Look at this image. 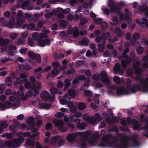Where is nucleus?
I'll return each mask as SVG.
<instances>
[{"mask_svg":"<svg viewBox=\"0 0 148 148\" xmlns=\"http://www.w3.org/2000/svg\"><path fill=\"white\" fill-rule=\"evenodd\" d=\"M29 57L32 60H36V62L40 63L41 61V58L40 55L38 53H35L34 52L30 51L28 52Z\"/></svg>","mask_w":148,"mask_h":148,"instance_id":"7","label":"nucleus"},{"mask_svg":"<svg viewBox=\"0 0 148 148\" xmlns=\"http://www.w3.org/2000/svg\"><path fill=\"white\" fill-rule=\"evenodd\" d=\"M29 4V2L28 1H26L23 2L21 4V7L23 9H25Z\"/></svg>","mask_w":148,"mask_h":148,"instance_id":"59","label":"nucleus"},{"mask_svg":"<svg viewBox=\"0 0 148 148\" xmlns=\"http://www.w3.org/2000/svg\"><path fill=\"white\" fill-rule=\"evenodd\" d=\"M108 4V6L110 8V11L111 13H113L116 12L119 15H120L122 14L121 11V7H117L113 0H109Z\"/></svg>","mask_w":148,"mask_h":148,"instance_id":"5","label":"nucleus"},{"mask_svg":"<svg viewBox=\"0 0 148 148\" xmlns=\"http://www.w3.org/2000/svg\"><path fill=\"white\" fill-rule=\"evenodd\" d=\"M62 137L59 136H56L54 137L53 140L55 142H58V144L59 146L63 145L65 143V140L62 139Z\"/></svg>","mask_w":148,"mask_h":148,"instance_id":"16","label":"nucleus"},{"mask_svg":"<svg viewBox=\"0 0 148 148\" xmlns=\"http://www.w3.org/2000/svg\"><path fill=\"white\" fill-rule=\"evenodd\" d=\"M78 108L81 110L84 109L86 107V105L83 102H80L77 105Z\"/></svg>","mask_w":148,"mask_h":148,"instance_id":"36","label":"nucleus"},{"mask_svg":"<svg viewBox=\"0 0 148 148\" xmlns=\"http://www.w3.org/2000/svg\"><path fill=\"white\" fill-rule=\"evenodd\" d=\"M108 131L111 132H118L119 131V129L117 126L114 125L112 128L109 129Z\"/></svg>","mask_w":148,"mask_h":148,"instance_id":"45","label":"nucleus"},{"mask_svg":"<svg viewBox=\"0 0 148 148\" xmlns=\"http://www.w3.org/2000/svg\"><path fill=\"white\" fill-rule=\"evenodd\" d=\"M99 137V134L97 133L93 134L91 136V138L92 139L95 140L96 142H97Z\"/></svg>","mask_w":148,"mask_h":148,"instance_id":"48","label":"nucleus"},{"mask_svg":"<svg viewBox=\"0 0 148 148\" xmlns=\"http://www.w3.org/2000/svg\"><path fill=\"white\" fill-rule=\"evenodd\" d=\"M111 38L110 34V32H108L106 33H103L101 36H97L95 38V42L97 43L99 42H106V39L110 40Z\"/></svg>","mask_w":148,"mask_h":148,"instance_id":"6","label":"nucleus"},{"mask_svg":"<svg viewBox=\"0 0 148 148\" xmlns=\"http://www.w3.org/2000/svg\"><path fill=\"white\" fill-rule=\"evenodd\" d=\"M129 51V48H127L124 50L122 53L123 58L126 59L125 60H123L121 61V64L123 68H126L128 66V64H130L132 60V58L127 55V53Z\"/></svg>","mask_w":148,"mask_h":148,"instance_id":"4","label":"nucleus"},{"mask_svg":"<svg viewBox=\"0 0 148 148\" xmlns=\"http://www.w3.org/2000/svg\"><path fill=\"white\" fill-rule=\"evenodd\" d=\"M132 122L134 130H140L141 127L137 121L135 119H133L132 120Z\"/></svg>","mask_w":148,"mask_h":148,"instance_id":"19","label":"nucleus"},{"mask_svg":"<svg viewBox=\"0 0 148 148\" xmlns=\"http://www.w3.org/2000/svg\"><path fill=\"white\" fill-rule=\"evenodd\" d=\"M105 42H103L102 43H99L98 44V49L100 52H103L105 47Z\"/></svg>","mask_w":148,"mask_h":148,"instance_id":"33","label":"nucleus"},{"mask_svg":"<svg viewBox=\"0 0 148 148\" xmlns=\"http://www.w3.org/2000/svg\"><path fill=\"white\" fill-rule=\"evenodd\" d=\"M135 77L136 80L137 81H140V84L143 86V91L144 90L145 87L148 85V79H143L141 78L142 75H137Z\"/></svg>","mask_w":148,"mask_h":148,"instance_id":"10","label":"nucleus"},{"mask_svg":"<svg viewBox=\"0 0 148 148\" xmlns=\"http://www.w3.org/2000/svg\"><path fill=\"white\" fill-rule=\"evenodd\" d=\"M42 99L44 100H47L49 99V93L47 90H44L40 94Z\"/></svg>","mask_w":148,"mask_h":148,"instance_id":"21","label":"nucleus"},{"mask_svg":"<svg viewBox=\"0 0 148 148\" xmlns=\"http://www.w3.org/2000/svg\"><path fill=\"white\" fill-rule=\"evenodd\" d=\"M25 88L27 89H32L33 87V85H32L31 84L30 81H27V80L25 81Z\"/></svg>","mask_w":148,"mask_h":148,"instance_id":"34","label":"nucleus"},{"mask_svg":"<svg viewBox=\"0 0 148 148\" xmlns=\"http://www.w3.org/2000/svg\"><path fill=\"white\" fill-rule=\"evenodd\" d=\"M73 35V36L75 38L78 37L79 36V31L78 27L77 26H75L74 27Z\"/></svg>","mask_w":148,"mask_h":148,"instance_id":"32","label":"nucleus"},{"mask_svg":"<svg viewBox=\"0 0 148 148\" xmlns=\"http://www.w3.org/2000/svg\"><path fill=\"white\" fill-rule=\"evenodd\" d=\"M135 72L136 75H142L143 72V69L141 68H138L135 69Z\"/></svg>","mask_w":148,"mask_h":148,"instance_id":"39","label":"nucleus"},{"mask_svg":"<svg viewBox=\"0 0 148 148\" xmlns=\"http://www.w3.org/2000/svg\"><path fill=\"white\" fill-rule=\"evenodd\" d=\"M24 138L21 136L19 138H15L13 140V143L16 145V147H17L24 141Z\"/></svg>","mask_w":148,"mask_h":148,"instance_id":"17","label":"nucleus"},{"mask_svg":"<svg viewBox=\"0 0 148 148\" xmlns=\"http://www.w3.org/2000/svg\"><path fill=\"white\" fill-rule=\"evenodd\" d=\"M89 41V40L88 38H85L80 41L79 42V43L80 45L87 46L88 45Z\"/></svg>","mask_w":148,"mask_h":148,"instance_id":"27","label":"nucleus"},{"mask_svg":"<svg viewBox=\"0 0 148 148\" xmlns=\"http://www.w3.org/2000/svg\"><path fill=\"white\" fill-rule=\"evenodd\" d=\"M5 146L9 147H12L13 148H16V145L10 141H8L5 142Z\"/></svg>","mask_w":148,"mask_h":148,"instance_id":"38","label":"nucleus"},{"mask_svg":"<svg viewBox=\"0 0 148 148\" xmlns=\"http://www.w3.org/2000/svg\"><path fill=\"white\" fill-rule=\"evenodd\" d=\"M8 125L6 121H3L0 123V134L2 133L4 131V128H7Z\"/></svg>","mask_w":148,"mask_h":148,"instance_id":"20","label":"nucleus"},{"mask_svg":"<svg viewBox=\"0 0 148 148\" xmlns=\"http://www.w3.org/2000/svg\"><path fill=\"white\" fill-rule=\"evenodd\" d=\"M10 41V40L8 38L3 39V37L0 36V45L3 46L8 45Z\"/></svg>","mask_w":148,"mask_h":148,"instance_id":"23","label":"nucleus"},{"mask_svg":"<svg viewBox=\"0 0 148 148\" xmlns=\"http://www.w3.org/2000/svg\"><path fill=\"white\" fill-rule=\"evenodd\" d=\"M68 93L70 96L74 97L75 96L76 91L75 90L71 88L68 90Z\"/></svg>","mask_w":148,"mask_h":148,"instance_id":"37","label":"nucleus"},{"mask_svg":"<svg viewBox=\"0 0 148 148\" xmlns=\"http://www.w3.org/2000/svg\"><path fill=\"white\" fill-rule=\"evenodd\" d=\"M77 124V127L80 130H84L85 129V127L87 126V124L85 123H79Z\"/></svg>","mask_w":148,"mask_h":148,"instance_id":"31","label":"nucleus"},{"mask_svg":"<svg viewBox=\"0 0 148 148\" xmlns=\"http://www.w3.org/2000/svg\"><path fill=\"white\" fill-rule=\"evenodd\" d=\"M71 9L69 8H67L63 10L62 8H58L57 11L59 12H62L64 14H67L69 13L71 11Z\"/></svg>","mask_w":148,"mask_h":148,"instance_id":"29","label":"nucleus"},{"mask_svg":"<svg viewBox=\"0 0 148 148\" xmlns=\"http://www.w3.org/2000/svg\"><path fill=\"white\" fill-rule=\"evenodd\" d=\"M89 82V80H88L87 82L81 87L80 90L82 91H84L88 88L90 86V85L88 83Z\"/></svg>","mask_w":148,"mask_h":148,"instance_id":"42","label":"nucleus"},{"mask_svg":"<svg viewBox=\"0 0 148 148\" xmlns=\"http://www.w3.org/2000/svg\"><path fill=\"white\" fill-rule=\"evenodd\" d=\"M95 118L96 120L99 121H100L102 120V119L100 114L98 113H96L95 114Z\"/></svg>","mask_w":148,"mask_h":148,"instance_id":"62","label":"nucleus"},{"mask_svg":"<svg viewBox=\"0 0 148 148\" xmlns=\"http://www.w3.org/2000/svg\"><path fill=\"white\" fill-rule=\"evenodd\" d=\"M76 135L74 133H71L68 135L67 136V140L70 143L73 142L75 139Z\"/></svg>","mask_w":148,"mask_h":148,"instance_id":"24","label":"nucleus"},{"mask_svg":"<svg viewBox=\"0 0 148 148\" xmlns=\"http://www.w3.org/2000/svg\"><path fill=\"white\" fill-rule=\"evenodd\" d=\"M94 22L97 24H101L102 23V19L100 18H96L94 20Z\"/></svg>","mask_w":148,"mask_h":148,"instance_id":"63","label":"nucleus"},{"mask_svg":"<svg viewBox=\"0 0 148 148\" xmlns=\"http://www.w3.org/2000/svg\"><path fill=\"white\" fill-rule=\"evenodd\" d=\"M59 72L58 69L53 68L51 71V73L52 75L56 76L58 74Z\"/></svg>","mask_w":148,"mask_h":148,"instance_id":"50","label":"nucleus"},{"mask_svg":"<svg viewBox=\"0 0 148 148\" xmlns=\"http://www.w3.org/2000/svg\"><path fill=\"white\" fill-rule=\"evenodd\" d=\"M32 89L34 91V93L33 94V95L34 96H36L39 93V91L37 89V86L36 85H33Z\"/></svg>","mask_w":148,"mask_h":148,"instance_id":"40","label":"nucleus"},{"mask_svg":"<svg viewBox=\"0 0 148 148\" xmlns=\"http://www.w3.org/2000/svg\"><path fill=\"white\" fill-rule=\"evenodd\" d=\"M39 34L37 32H35L33 33V34L32 37L34 40H37L38 38H39Z\"/></svg>","mask_w":148,"mask_h":148,"instance_id":"61","label":"nucleus"},{"mask_svg":"<svg viewBox=\"0 0 148 148\" xmlns=\"http://www.w3.org/2000/svg\"><path fill=\"white\" fill-rule=\"evenodd\" d=\"M113 80L114 82L116 84L120 83L121 82L120 78L118 76H115L113 78Z\"/></svg>","mask_w":148,"mask_h":148,"instance_id":"58","label":"nucleus"},{"mask_svg":"<svg viewBox=\"0 0 148 148\" xmlns=\"http://www.w3.org/2000/svg\"><path fill=\"white\" fill-rule=\"evenodd\" d=\"M82 116V113L79 112H77L73 114H71L69 118L70 121L71 122H73L78 123L80 122V120L79 119L77 118L74 119V118H79L81 117Z\"/></svg>","mask_w":148,"mask_h":148,"instance_id":"9","label":"nucleus"},{"mask_svg":"<svg viewBox=\"0 0 148 148\" xmlns=\"http://www.w3.org/2000/svg\"><path fill=\"white\" fill-rule=\"evenodd\" d=\"M77 133L78 135L83 137L81 139V141L82 143L80 144L81 147V148H86L87 146L86 142L88 141V136L91 135V131L90 130H87L85 132H78Z\"/></svg>","mask_w":148,"mask_h":148,"instance_id":"3","label":"nucleus"},{"mask_svg":"<svg viewBox=\"0 0 148 148\" xmlns=\"http://www.w3.org/2000/svg\"><path fill=\"white\" fill-rule=\"evenodd\" d=\"M87 22L88 21L86 18H83L80 21V26H84L85 24L87 23Z\"/></svg>","mask_w":148,"mask_h":148,"instance_id":"52","label":"nucleus"},{"mask_svg":"<svg viewBox=\"0 0 148 148\" xmlns=\"http://www.w3.org/2000/svg\"><path fill=\"white\" fill-rule=\"evenodd\" d=\"M75 72V69L74 68H71L68 69L66 72V75H70L73 74Z\"/></svg>","mask_w":148,"mask_h":148,"instance_id":"46","label":"nucleus"},{"mask_svg":"<svg viewBox=\"0 0 148 148\" xmlns=\"http://www.w3.org/2000/svg\"><path fill=\"white\" fill-rule=\"evenodd\" d=\"M100 76L101 82L105 84H109L110 81L108 76V73L106 71H103L101 72L100 75L99 74H94L92 75V79L96 81L99 80Z\"/></svg>","mask_w":148,"mask_h":148,"instance_id":"2","label":"nucleus"},{"mask_svg":"<svg viewBox=\"0 0 148 148\" xmlns=\"http://www.w3.org/2000/svg\"><path fill=\"white\" fill-rule=\"evenodd\" d=\"M53 123L58 129L61 126L64 125V123L62 120L55 119L53 121Z\"/></svg>","mask_w":148,"mask_h":148,"instance_id":"22","label":"nucleus"},{"mask_svg":"<svg viewBox=\"0 0 148 148\" xmlns=\"http://www.w3.org/2000/svg\"><path fill=\"white\" fill-rule=\"evenodd\" d=\"M115 32L116 35L119 37H120L122 35V32L120 29L119 27L116 28Z\"/></svg>","mask_w":148,"mask_h":148,"instance_id":"47","label":"nucleus"},{"mask_svg":"<svg viewBox=\"0 0 148 148\" xmlns=\"http://www.w3.org/2000/svg\"><path fill=\"white\" fill-rule=\"evenodd\" d=\"M147 5H142L139 9V10L142 12H146L147 10Z\"/></svg>","mask_w":148,"mask_h":148,"instance_id":"49","label":"nucleus"},{"mask_svg":"<svg viewBox=\"0 0 148 148\" xmlns=\"http://www.w3.org/2000/svg\"><path fill=\"white\" fill-rule=\"evenodd\" d=\"M58 129L60 131L63 132H66L68 130L67 127H64V126H61Z\"/></svg>","mask_w":148,"mask_h":148,"instance_id":"60","label":"nucleus"},{"mask_svg":"<svg viewBox=\"0 0 148 148\" xmlns=\"http://www.w3.org/2000/svg\"><path fill=\"white\" fill-rule=\"evenodd\" d=\"M51 105L50 104H47L43 103H40L39 105V107L41 109H44L48 110L51 107Z\"/></svg>","mask_w":148,"mask_h":148,"instance_id":"26","label":"nucleus"},{"mask_svg":"<svg viewBox=\"0 0 148 148\" xmlns=\"http://www.w3.org/2000/svg\"><path fill=\"white\" fill-rule=\"evenodd\" d=\"M116 93L118 96L123 95H128L129 94V91L128 89H126L123 86H122L117 89Z\"/></svg>","mask_w":148,"mask_h":148,"instance_id":"12","label":"nucleus"},{"mask_svg":"<svg viewBox=\"0 0 148 148\" xmlns=\"http://www.w3.org/2000/svg\"><path fill=\"white\" fill-rule=\"evenodd\" d=\"M114 73H118L119 74L122 75L123 73V71L121 68V66L119 63H116L114 68Z\"/></svg>","mask_w":148,"mask_h":148,"instance_id":"15","label":"nucleus"},{"mask_svg":"<svg viewBox=\"0 0 148 148\" xmlns=\"http://www.w3.org/2000/svg\"><path fill=\"white\" fill-rule=\"evenodd\" d=\"M15 19L14 17H11L10 19L9 24L10 27L11 28H15V23H14Z\"/></svg>","mask_w":148,"mask_h":148,"instance_id":"30","label":"nucleus"},{"mask_svg":"<svg viewBox=\"0 0 148 148\" xmlns=\"http://www.w3.org/2000/svg\"><path fill=\"white\" fill-rule=\"evenodd\" d=\"M50 41V39L46 38L44 39L40 36L37 40L39 45L41 47H44L46 45L48 46H49L51 44Z\"/></svg>","mask_w":148,"mask_h":148,"instance_id":"8","label":"nucleus"},{"mask_svg":"<svg viewBox=\"0 0 148 148\" xmlns=\"http://www.w3.org/2000/svg\"><path fill=\"white\" fill-rule=\"evenodd\" d=\"M34 118L32 116L29 117L26 120V123L30 125L34 126Z\"/></svg>","mask_w":148,"mask_h":148,"instance_id":"28","label":"nucleus"},{"mask_svg":"<svg viewBox=\"0 0 148 148\" xmlns=\"http://www.w3.org/2000/svg\"><path fill=\"white\" fill-rule=\"evenodd\" d=\"M71 80L69 79H66L64 81V90H67L70 87L71 83Z\"/></svg>","mask_w":148,"mask_h":148,"instance_id":"25","label":"nucleus"},{"mask_svg":"<svg viewBox=\"0 0 148 148\" xmlns=\"http://www.w3.org/2000/svg\"><path fill=\"white\" fill-rule=\"evenodd\" d=\"M21 67H22L23 69L26 70H30L32 68L31 66L29 64L26 65H22Z\"/></svg>","mask_w":148,"mask_h":148,"instance_id":"53","label":"nucleus"},{"mask_svg":"<svg viewBox=\"0 0 148 148\" xmlns=\"http://www.w3.org/2000/svg\"><path fill=\"white\" fill-rule=\"evenodd\" d=\"M23 21L21 19H18L15 23V28H19L22 25Z\"/></svg>","mask_w":148,"mask_h":148,"instance_id":"43","label":"nucleus"},{"mask_svg":"<svg viewBox=\"0 0 148 148\" xmlns=\"http://www.w3.org/2000/svg\"><path fill=\"white\" fill-rule=\"evenodd\" d=\"M25 143L27 145L29 146H34L35 145L34 142L30 139H27Z\"/></svg>","mask_w":148,"mask_h":148,"instance_id":"44","label":"nucleus"},{"mask_svg":"<svg viewBox=\"0 0 148 148\" xmlns=\"http://www.w3.org/2000/svg\"><path fill=\"white\" fill-rule=\"evenodd\" d=\"M141 89V88L139 85L134 84L132 86H131L127 89L129 90V93L130 91L132 93H135L137 91H140Z\"/></svg>","mask_w":148,"mask_h":148,"instance_id":"14","label":"nucleus"},{"mask_svg":"<svg viewBox=\"0 0 148 148\" xmlns=\"http://www.w3.org/2000/svg\"><path fill=\"white\" fill-rule=\"evenodd\" d=\"M84 95L88 97H91L92 96V93L90 90H87L84 92Z\"/></svg>","mask_w":148,"mask_h":148,"instance_id":"51","label":"nucleus"},{"mask_svg":"<svg viewBox=\"0 0 148 148\" xmlns=\"http://www.w3.org/2000/svg\"><path fill=\"white\" fill-rule=\"evenodd\" d=\"M119 136L122 138L121 139L122 143L120 145H115L118 140L117 138L111 134H108L104 135L101 138L102 140L105 142L108 147L112 148H128L129 137L124 136L123 134L120 133Z\"/></svg>","mask_w":148,"mask_h":148,"instance_id":"1","label":"nucleus"},{"mask_svg":"<svg viewBox=\"0 0 148 148\" xmlns=\"http://www.w3.org/2000/svg\"><path fill=\"white\" fill-rule=\"evenodd\" d=\"M27 48L23 47L20 49L19 52L21 54H25L27 53Z\"/></svg>","mask_w":148,"mask_h":148,"instance_id":"64","label":"nucleus"},{"mask_svg":"<svg viewBox=\"0 0 148 148\" xmlns=\"http://www.w3.org/2000/svg\"><path fill=\"white\" fill-rule=\"evenodd\" d=\"M16 104L14 103H11L9 101H6L4 104L0 102V108L1 110L3 111L6 109H8L11 107H15Z\"/></svg>","mask_w":148,"mask_h":148,"instance_id":"11","label":"nucleus"},{"mask_svg":"<svg viewBox=\"0 0 148 148\" xmlns=\"http://www.w3.org/2000/svg\"><path fill=\"white\" fill-rule=\"evenodd\" d=\"M16 43L17 45H20L24 44V41L21 38H20L17 39Z\"/></svg>","mask_w":148,"mask_h":148,"instance_id":"54","label":"nucleus"},{"mask_svg":"<svg viewBox=\"0 0 148 148\" xmlns=\"http://www.w3.org/2000/svg\"><path fill=\"white\" fill-rule=\"evenodd\" d=\"M136 51L138 54H141L144 51V49L142 47H140L137 48Z\"/></svg>","mask_w":148,"mask_h":148,"instance_id":"55","label":"nucleus"},{"mask_svg":"<svg viewBox=\"0 0 148 148\" xmlns=\"http://www.w3.org/2000/svg\"><path fill=\"white\" fill-rule=\"evenodd\" d=\"M20 78L21 79H23L21 80L19 77H17L16 78V81L14 82L15 84H23L24 81H26L27 79L26 75L24 73H22L20 75Z\"/></svg>","mask_w":148,"mask_h":148,"instance_id":"13","label":"nucleus"},{"mask_svg":"<svg viewBox=\"0 0 148 148\" xmlns=\"http://www.w3.org/2000/svg\"><path fill=\"white\" fill-rule=\"evenodd\" d=\"M16 123L17 125H13L10 126L9 129L10 130L15 131L16 130L18 127H19V122H16Z\"/></svg>","mask_w":148,"mask_h":148,"instance_id":"41","label":"nucleus"},{"mask_svg":"<svg viewBox=\"0 0 148 148\" xmlns=\"http://www.w3.org/2000/svg\"><path fill=\"white\" fill-rule=\"evenodd\" d=\"M51 91L52 94L55 95L58 93V90L56 88L52 87L51 88Z\"/></svg>","mask_w":148,"mask_h":148,"instance_id":"56","label":"nucleus"},{"mask_svg":"<svg viewBox=\"0 0 148 148\" xmlns=\"http://www.w3.org/2000/svg\"><path fill=\"white\" fill-rule=\"evenodd\" d=\"M52 66H53V68L58 69V67L60 66V64L59 62L57 61H55L53 62L52 64Z\"/></svg>","mask_w":148,"mask_h":148,"instance_id":"57","label":"nucleus"},{"mask_svg":"<svg viewBox=\"0 0 148 148\" xmlns=\"http://www.w3.org/2000/svg\"><path fill=\"white\" fill-rule=\"evenodd\" d=\"M5 94L7 95H16V93L15 92H12L11 89H8L6 90Z\"/></svg>","mask_w":148,"mask_h":148,"instance_id":"35","label":"nucleus"},{"mask_svg":"<svg viewBox=\"0 0 148 148\" xmlns=\"http://www.w3.org/2000/svg\"><path fill=\"white\" fill-rule=\"evenodd\" d=\"M131 140L133 142L134 147H138L140 146V143L139 141L137 140V136L135 134L131 137Z\"/></svg>","mask_w":148,"mask_h":148,"instance_id":"18","label":"nucleus"}]
</instances>
